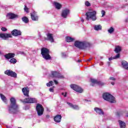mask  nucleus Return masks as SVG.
I'll return each instance as SVG.
<instances>
[{"mask_svg":"<svg viewBox=\"0 0 128 128\" xmlns=\"http://www.w3.org/2000/svg\"><path fill=\"white\" fill-rule=\"evenodd\" d=\"M10 104L8 106V112L10 114H16L18 112V105L16 102V99L14 98H11L10 99Z\"/></svg>","mask_w":128,"mask_h":128,"instance_id":"f257e3e1","label":"nucleus"},{"mask_svg":"<svg viewBox=\"0 0 128 128\" xmlns=\"http://www.w3.org/2000/svg\"><path fill=\"white\" fill-rule=\"evenodd\" d=\"M0 38H3V40H6L8 38H12V34H0Z\"/></svg>","mask_w":128,"mask_h":128,"instance_id":"4468645a","label":"nucleus"},{"mask_svg":"<svg viewBox=\"0 0 128 128\" xmlns=\"http://www.w3.org/2000/svg\"><path fill=\"white\" fill-rule=\"evenodd\" d=\"M109 80H113L114 82L115 80H116V78L114 77H110Z\"/></svg>","mask_w":128,"mask_h":128,"instance_id":"58836bf2","label":"nucleus"},{"mask_svg":"<svg viewBox=\"0 0 128 128\" xmlns=\"http://www.w3.org/2000/svg\"><path fill=\"white\" fill-rule=\"evenodd\" d=\"M94 30H102V26L100 25L95 26Z\"/></svg>","mask_w":128,"mask_h":128,"instance_id":"c756f323","label":"nucleus"},{"mask_svg":"<svg viewBox=\"0 0 128 128\" xmlns=\"http://www.w3.org/2000/svg\"><path fill=\"white\" fill-rule=\"evenodd\" d=\"M111 84H112V86H114V82H112Z\"/></svg>","mask_w":128,"mask_h":128,"instance_id":"de8ad7c7","label":"nucleus"},{"mask_svg":"<svg viewBox=\"0 0 128 128\" xmlns=\"http://www.w3.org/2000/svg\"><path fill=\"white\" fill-rule=\"evenodd\" d=\"M108 60H114V57L110 58H108Z\"/></svg>","mask_w":128,"mask_h":128,"instance_id":"c03bdc74","label":"nucleus"},{"mask_svg":"<svg viewBox=\"0 0 128 128\" xmlns=\"http://www.w3.org/2000/svg\"><path fill=\"white\" fill-rule=\"evenodd\" d=\"M46 40H49L51 42H54V37L52 36V34L48 33L47 34V38H46Z\"/></svg>","mask_w":128,"mask_h":128,"instance_id":"6ab92c4d","label":"nucleus"},{"mask_svg":"<svg viewBox=\"0 0 128 128\" xmlns=\"http://www.w3.org/2000/svg\"><path fill=\"white\" fill-rule=\"evenodd\" d=\"M62 58H66V53H62Z\"/></svg>","mask_w":128,"mask_h":128,"instance_id":"ea45409f","label":"nucleus"},{"mask_svg":"<svg viewBox=\"0 0 128 128\" xmlns=\"http://www.w3.org/2000/svg\"><path fill=\"white\" fill-rule=\"evenodd\" d=\"M94 110L95 112H96L97 114H102V115L104 114V111H102V110L98 107H96L94 108Z\"/></svg>","mask_w":128,"mask_h":128,"instance_id":"aec40b11","label":"nucleus"},{"mask_svg":"<svg viewBox=\"0 0 128 128\" xmlns=\"http://www.w3.org/2000/svg\"><path fill=\"white\" fill-rule=\"evenodd\" d=\"M102 18H104V16H106V12L104 10H102Z\"/></svg>","mask_w":128,"mask_h":128,"instance_id":"4c0bfd02","label":"nucleus"},{"mask_svg":"<svg viewBox=\"0 0 128 128\" xmlns=\"http://www.w3.org/2000/svg\"><path fill=\"white\" fill-rule=\"evenodd\" d=\"M78 62H82V60H78Z\"/></svg>","mask_w":128,"mask_h":128,"instance_id":"8fccbe9b","label":"nucleus"},{"mask_svg":"<svg viewBox=\"0 0 128 128\" xmlns=\"http://www.w3.org/2000/svg\"><path fill=\"white\" fill-rule=\"evenodd\" d=\"M108 66H110V62H108Z\"/></svg>","mask_w":128,"mask_h":128,"instance_id":"3c124183","label":"nucleus"},{"mask_svg":"<svg viewBox=\"0 0 128 128\" xmlns=\"http://www.w3.org/2000/svg\"><path fill=\"white\" fill-rule=\"evenodd\" d=\"M66 40L67 42H72L74 40V38L70 36H67L66 37Z\"/></svg>","mask_w":128,"mask_h":128,"instance_id":"b1692460","label":"nucleus"},{"mask_svg":"<svg viewBox=\"0 0 128 128\" xmlns=\"http://www.w3.org/2000/svg\"><path fill=\"white\" fill-rule=\"evenodd\" d=\"M70 88L77 92H80V94H82V92H84V90L82 88H80V87H79L76 84L70 85Z\"/></svg>","mask_w":128,"mask_h":128,"instance_id":"9b49d317","label":"nucleus"},{"mask_svg":"<svg viewBox=\"0 0 128 128\" xmlns=\"http://www.w3.org/2000/svg\"><path fill=\"white\" fill-rule=\"evenodd\" d=\"M86 102H88V100H85Z\"/></svg>","mask_w":128,"mask_h":128,"instance_id":"864d4df0","label":"nucleus"},{"mask_svg":"<svg viewBox=\"0 0 128 128\" xmlns=\"http://www.w3.org/2000/svg\"><path fill=\"white\" fill-rule=\"evenodd\" d=\"M62 96H64V98H66V92H65V94L64 92H62Z\"/></svg>","mask_w":128,"mask_h":128,"instance_id":"79ce46f5","label":"nucleus"},{"mask_svg":"<svg viewBox=\"0 0 128 128\" xmlns=\"http://www.w3.org/2000/svg\"><path fill=\"white\" fill-rule=\"evenodd\" d=\"M53 88H54V86H53Z\"/></svg>","mask_w":128,"mask_h":128,"instance_id":"6e6d98bb","label":"nucleus"},{"mask_svg":"<svg viewBox=\"0 0 128 128\" xmlns=\"http://www.w3.org/2000/svg\"><path fill=\"white\" fill-rule=\"evenodd\" d=\"M46 86L49 87L52 86H54V82L52 80H50L49 82L46 84Z\"/></svg>","mask_w":128,"mask_h":128,"instance_id":"7c9ffc66","label":"nucleus"},{"mask_svg":"<svg viewBox=\"0 0 128 128\" xmlns=\"http://www.w3.org/2000/svg\"><path fill=\"white\" fill-rule=\"evenodd\" d=\"M11 34L14 36H22V32L20 30L14 29L11 32Z\"/></svg>","mask_w":128,"mask_h":128,"instance_id":"ddd939ff","label":"nucleus"},{"mask_svg":"<svg viewBox=\"0 0 128 128\" xmlns=\"http://www.w3.org/2000/svg\"><path fill=\"white\" fill-rule=\"evenodd\" d=\"M1 30H2V32H6L8 30V29L5 27H2L1 28Z\"/></svg>","mask_w":128,"mask_h":128,"instance_id":"e433bc0d","label":"nucleus"},{"mask_svg":"<svg viewBox=\"0 0 128 128\" xmlns=\"http://www.w3.org/2000/svg\"><path fill=\"white\" fill-rule=\"evenodd\" d=\"M14 56H16V54L14 53H8L4 55V56L5 58H6V60H10L9 62L10 64H16V62H18V60L14 58Z\"/></svg>","mask_w":128,"mask_h":128,"instance_id":"39448f33","label":"nucleus"},{"mask_svg":"<svg viewBox=\"0 0 128 128\" xmlns=\"http://www.w3.org/2000/svg\"><path fill=\"white\" fill-rule=\"evenodd\" d=\"M7 16L10 20H14V18H18V15L13 13H8Z\"/></svg>","mask_w":128,"mask_h":128,"instance_id":"f3484780","label":"nucleus"},{"mask_svg":"<svg viewBox=\"0 0 128 128\" xmlns=\"http://www.w3.org/2000/svg\"><path fill=\"white\" fill-rule=\"evenodd\" d=\"M92 60V58H89L88 60V62H90V60Z\"/></svg>","mask_w":128,"mask_h":128,"instance_id":"a18cd8bd","label":"nucleus"},{"mask_svg":"<svg viewBox=\"0 0 128 128\" xmlns=\"http://www.w3.org/2000/svg\"><path fill=\"white\" fill-rule=\"evenodd\" d=\"M22 20L24 22H25V24H28V18L26 16L22 18Z\"/></svg>","mask_w":128,"mask_h":128,"instance_id":"c85d7f7f","label":"nucleus"},{"mask_svg":"<svg viewBox=\"0 0 128 128\" xmlns=\"http://www.w3.org/2000/svg\"><path fill=\"white\" fill-rule=\"evenodd\" d=\"M36 110L38 116H40L44 114V107H42V105L38 104L36 106Z\"/></svg>","mask_w":128,"mask_h":128,"instance_id":"0eeeda50","label":"nucleus"},{"mask_svg":"<svg viewBox=\"0 0 128 128\" xmlns=\"http://www.w3.org/2000/svg\"><path fill=\"white\" fill-rule=\"evenodd\" d=\"M122 115V112H117L116 116H120Z\"/></svg>","mask_w":128,"mask_h":128,"instance_id":"f704fd0d","label":"nucleus"},{"mask_svg":"<svg viewBox=\"0 0 128 128\" xmlns=\"http://www.w3.org/2000/svg\"><path fill=\"white\" fill-rule=\"evenodd\" d=\"M68 104L70 106V108H74V110H79L80 108H78V105H74L72 103H70L68 102H67Z\"/></svg>","mask_w":128,"mask_h":128,"instance_id":"5701e85b","label":"nucleus"},{"mask_svg":"<svg viewBox=\"0 0 128 128\" xmlns=\"http://www.w3.org/2000/svg\"><path fill=\"white\" fill-rule=\"evenodd\" d=\"M49 90L51 92H54V88H50Z\"/></svg>","mask_w":128,"mask_h":128,"instance_id":"a19ab883","label":"nucleus"},{"mask_svg":"<svg viewBox=\"0 0 128 128\" xmlns=\"http://www.w3.org/2000/svg\"><path fill=\"white\" fill-rule=\"evenodd\" d=\"M24 12H28V8L26 7V6H24Z\"/></svg>","mask_w":128,"mask_h":128,"instance_id":"c9c22d12","label":"nucleus"},{"mask_svg":"<svg viewBox=\"0 0 128 128\" xmlns=\"http://www.w3.org/2000/svg\"><path fill=\"white\" fill-rule=\"evenodd\" d=\"M54 4L57 10H60V8H62V4L57 2H54Z\"/></svg>","mask_w":128,"mask_h":128,"instance_id":"bb28decb","label":"nucleus"},{"mask_svg":"<svg viewBox=\"0 0 128 128\" xmlns=\"http://www.w3.org/2000/svg\"><path fill=\"white\" fill-rule=\"evenodd\" d=\"M91 82H92V84H91L92 86H94V84H98L99 86H103L106 84L103 82L96 79H91Z\"/></svg>","mask_w":128,"mask_h":128,"instance_id":"6e6552de","label":"nucleus"},{"mask_svg":"<svg viewBox=\"0 0 128 128\" xmlns=\"http://www.w3.org/2000/svg\"><path fill=\"white\" fill-rule=\"evenodd\" d=\"M85 5L86 6H90V3L88 1H86L85 2Z\"/></svg>","mask_w":128,"mask_h":128,"instance_id":"72a5a7b5","label":"nucleus"},{"mask_svg":"<svg viewBox=\"0 0 128 128\" xmlns=\"http://www.w3.org/2000/svg\"><path fill=\"white\" fill-rule=\"evenodd\" d=\"M70 14V10L68 9H65L62 11V18H66V16L68 14Z\"/></svg>","mask_w":128,"mask_h":128,"instance_id":"dca6fc26","label":"nucleus"},{"mask_svg":"<svg viewBox=\"0 0 128 128\" xmlns=\"http://www.w3.org/2000/svg\"><path fill=\"white\" fill-rule=\"evenodd\" d=\"M0 98L2 100H3V102H5V104H6L8 102V100H6V98L2 94H0Z\"/></svg>","mask_w":128,"mask_h":128,"instance_id":"cd10ccee","label":"nucleus"},{"mask_svg":"<svg viewBox=\"0 0 128 128\" xmlns=\"http://www.w3.org/2000/svg\"><path fill=\"white\" fill-rule=\"evenodd\" d=\"M114 32V29L112 27H110V28L108 30V32H109V34H112Z\"/></svg>","mask_w":128,"mask_h":128,"instance_id":"2f4dec72","label":"nucleus"},{"mask_svg":"<svg viewBox=\"0 0 128 128\" xmlns=\"http://www.w3.org/2000/svg\"><path fill=\"white\" fill-rule=\"evenodd\" d=\"M102 98L104 100H107V102H109L112 104H114V102H116V98L110 94L104 93L102 95Z\"/></svg>","mask_w":128,"mask_h":128,"instance_id":"20e7f679","label":"nucleus"},{"mask_svg":"<svg viewBox=\"0 0 128 128\" xmlns=\"http://www.w3.org/2000/svg\"><path fill=\"white\" fill-rule=\"evenodd\" d=\"M122 66L124 68H125V70H128V62L126 61H122Z\"/></svg>","mask_w":128,"mask_h":128,"instance_id":"4be33fe9","label":"nucleus"},{"mask_svg":"<svg viewBox=\"0 0 128 128\" xmlns=\"http://www.w3.org/2000/svg\"><path fill=\"white\" fill-rule=\"evenodd\" d=\"M22 92L25 96H30V95L28 94H30V89H28V88H22Z\"/></svg>","mask_w":128,"mask_h":128,"instance_id":"2eb2a0df","label":"nucleus"},{"mask_svg":"<svg viewBox=\"0 0 128 128\" xmlns=\"http://www.w3.org/2000/svg\"><path fill=\"white\" fill-rule=\"evenodd\" d=\"M52 77L56 78H64V76L56 71H52L51 72Z\"/></svg>","mask_w":128,"mask_h":128,"instance_id":"9d476101","label":"nucleus"},{"mask_svg":"<svg viewBox=\"0 0 128 128\" xmlns=\"http://www.w3.org/2000/svg\"><path fill=\"white\" fill-rule=\"evenodd\" d=\"M118 54H116V56L114 57V60H116V58H119L120 56V53H117Z\"/></svg>","mask_w":128,"mask_h":128,"instance_id":"473e14b6","label":"nucleus"},{"mask_svg":"<svg viewBox=\"0 0 128 128\" xmlns=\"http://www.w3.org/2000/svg\"><path fill=\"white\" fill-rule=\"evenodd\" d=\"M5 74H6L8 76H11L12 78H17V74L16 72H14L12 70H6L4 72Z\"/></svg>","mask_w":128,"mask_h":128,"instance_id":"1a4fd4ad","label":"nucleus"},{"mask_svg":"<svg viewBox=\"0 0 128 128\" xmlns=\"http://www.w3.org/2000/svg\"><path fill=\"white\" fill-rule=\"evenodd\" d=\"M81 21L82 22H84V19H82Z\"/></svg>","mask_w":128,"mask_h":128,"instance_id":"09e8293b","label":"nucleus"},{"mask_svg":"<svg viewBox=\"0 0 128 128\" xmlns=\"http://www.w3.org/2000/svg\"><path fill=\"white\" fill-rule=\"evenodd\" d=\"M23 102H25V104H34V102H36V99L31 98H26L24 99Z\"/></svg>","mask_w":128,"mask_h":128,"instance_id":"f8f14e48","label":"nucleus"},{"mask_svg":"<svg viewBox=\"0 0 128 128\" xmlns=\"http://www.w3.org/2000/svg\"><path fill=\"white\" fill-rule=\"evenodd\" d=\"M0 54H2L1 52H0Z\"/></svg>","mask_w":128,"mask_h":128,"instance_id":"603ef678","label":"nucleus"},{"mask_svg":"<svg viewBox=\"0 0 128 128\" xmlns=\"http://www.w3.org/2000/svg\"><path fill=\"white\" fill-rule=\"evenodd\" d=\"M54 82L55 84H58V82L56 80H54Z\"/></svg>","mask_w":128,"mask_h":128,"instance_id":"37998d69","label":"nucleus"},{"mask_svg":"<svg viewBox=\"0 0 128 128\" xmlns=\"http://www.w3.org/2000/svg\"><path fill=\"white\" fill-rule=\"evenodd\" d=\"M74 46L79 50H86L88 48L92 46V44L86 41L76 40L74 42Z\"/></svg>","mask_w":128,"mask_h":128,"instance_id":"f03ea898","label":"nucleus"},{"mask_svg":"<svg viewBox=\"0 0 128 128\" xmlns=\"http://www.w3.org/2000/svg\"><path fill=\"white\" fill-rule=\"evenodd\" d=\"M46 118H50V115H46Z\"/></svg>","mask_w":128,"mask_h":128,"instance_id":"49530a36","label":"nucleus"},{"mask_svg":"<svg viewBox=\"0 0 128 128\" xmlns=\"http://www.w3.org/2000/svg\"><path fill=\"white\" fill-rule=\"evenodd\" d=\"M114 52H115L116 54H120V52H122V47L118 46H115V50Z\"/></svg>","mask_w":128,"mask_h":128,"instance_id":"412c9836","label":"nucleus"},{"mask_svg":"<svg viewBox=\"0 0 128 128\" xmlns=\"http://www.w3.org/2000/svg\"><path fill=\"white\" fill-rule=\"evenodd\" d=\"M120 128H126V123L120 120L118 121Z\"/></svg>","mask_w":128,"mask_h":128,"instance_id":"393cba45","label":"nucleus"},{"mask_svg":"<svg viewBox=\"0 0 128 128\" xmlns=\"http://www.w3.org/2000/svg\"><path fill=\"white\" fill-rule=\"evenodd\" d=\"M54 120L56 122H60L62 121V116L60 114H57L54 118Z\"/></svg>","mask_w":128,"mask_h":128,"instance_id":"a211bd4d","label":"nucleus"},{"mask_svg":"<svg viewBox=\"0 0 128 128\" xmlns=\"http://www.w3.org/2000/svg\"><path fill=\"white\" fill-rule=\"evenodd\" d=\"M18 128H22L21 127H18Z\"/></svg>","mask_w":128,"mask_h":128,"instance_id":"5fc2aeb1","label":"nucleus"},{"mask_svg":"<svg viewBox=\"0 0 128 128\" xmlns=\"http://www.w3.org/2000/svg\"><path fill=\"white\" fill-rule=\"evenodd\" d=\"M86 20H88L90 18L92 20H96V12L93 11L92 12H87L86 14Z\"/></svg>","mask_w":128,"mask_h":128,"instance_id":"423d86ee","label":"nucleus"},{"mask_svg":"<svg viewBox=\"0 0 128 128\" xmlns=\"http://www.w3.org/2000/svg\"><path fill=\"white\" fill-rule=\"evenodd\" d=\"M31 18L32 20H38V17L37 16L34 15V14H30Z\"/></svg>","mask_w":128,"mask_h":128,"instance_id":"a878e982","label":"nucleus"},{"mask_svg":"<svg viewBox=\"0 0 128 128\" xmlns=\"http://www.w3.org/2000/svg\"><path fill=\"white\" fill-rule=\"evenodd\" d=\"M41 54H42V58L48 60L52 58V57L50 55V50L46 48H42L41 49Z\"/></svg>","mask_w":128,"mask_h":128,"instance_id":"7ed1b4c3","label":"nucleus"}]
</instances>
